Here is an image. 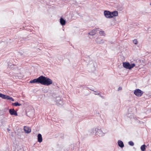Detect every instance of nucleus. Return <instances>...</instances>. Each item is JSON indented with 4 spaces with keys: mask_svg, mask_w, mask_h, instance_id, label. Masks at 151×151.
I'll list each match as a JSON object with an SVG mask.
<instances>
[{
    "mask_svg": "<svg viewBox=\"0 0 151 151\" xmlns=\"http://www.w3.org/2000/svg\"><path fill=\"white\" fill-rule=\"evenodd\" d=\"M52 83V81L50 79L43 76H41V84L43 85L48 86Z\"/></svg>",
    "mask_w": 151,
    "mask_h": 151,
    "instance_id": "f257e3e1",
    "label": "nucleus"
},
{
    "mask_svg": "<svg viewBox=\"0 0 151 151\" xmlns=\"http://www.w3.org/2000/svg\"><path fill=\"white\" fill-rule=\"evenodd\" d=\"M123 64V66L124 68L129 69H131L132 68L135 66V64L134 63L130 64L129 63L124 62Z\"/></svg>",
    "mask_w": 151,
    "mask_h": 151,
    "instance_id": "f03ea898",
    "label": "nucleus"
},
{
    "mask_svg": "<svg viewBox=\"0 0 151 151\" xmlns=\"http://www.w3.org/2000/svg\"><path fill=\"white\" fill-rule=\"evenodd\" d=\"M95 134L99 136H102L104 135V133L100 129L98 128H95Z\"/></svg>",
    "mask_w": 151,
    "mask_h": 151,
    "instance_id": "7ed1b4c3",
    "label": "nucleus"
},
{
    "mask_svg": "<svg viewBox=\"0 0 151 151\" xmlns=\"http://www.w3.org/2000/svg\"><path fill=\"white\" fill-rule=\"evenodd\" d=\"M134 93L137 96L140 97L143 93V92L139 89H136L134 91Z\"/></svg>",
    "mask_w": 151,
    "mask_h": 151,
    "instance_id": "20e7f679",
    "label": "nucleus"
},
{
    "mask_svg": "<svg viewBox=\"0 0 151 151\" xmlns=\"http://www.w3.org/2000/svg\"><path fill=\"white\" fill-rule=\"evenodd\" d=\"M56 102L57 105H62L63 104V101L61 98L60 97H58L56 99Z\"/></svg>",
    "mask_w": 151,
    "mask_h": 151,
    "instance_id": "39448f33",
    "label": "nucleus"
},
{
    "mask_svg": "<svg viewBox=\"0 0 151 151\" xmlns=\"http://www.w3.org/2000/svg\"><path fill=\"white\" fill-rule=\"evenodd\" d=\"M29 83H38L41 84V76L38 78L31 80L30 81Z\"/></svg>",
    "mask_w": 151,
    "mask_h": 151,
    "instance_id": "423d86ee",
    "label": "nucleus"
},
{
    "mask_svg": "<svg viewBox=\"0 0 151 151\" xmlns=\"http://www.w3.org/2000/svg\"><path fill=\"white\" fill-rule=\"evenodd\" d=\"M104 16L107 18H111L112 17L111 15V12L109 11H105L104 12Z\"/></svg>",
    "mask_w": 151,
    "mask_h": 151,
    "instance_id": "0eeeda50",
    "label": "nucleus"
},
{
    "mask_svg": "<svg viewBox=\"0 0 151 151\" xmlns=\"http://www.w3.org/2000/svg\"><path fill=\"white\" fill-rule=\"evenodd\" d=\"M99 28L94 29L92 30L90 32L88 33V34L91 35H94L96 34L97 31L98 30Z\"/></svg>",
    "mask_w": 151,
    "mask_h": 151,
    "instance_id": "6e6552de",
    "label": "nucleus"
},
{
    "mask_svg": "<svg viewBox=\"0 0 151 151\" xmlns=\"http://www.w3.org/2000/svg\"><path fill=\"white\" fill-rule=\"evenodd\" d=\"M9 112L11 115L17 116V112L14 109H10L9 110Z\"/></svg>",
    "mask_w": 151,
    "mask_h": 151,
    "instance_id": "1a4fd4ad",
    "label": "nucleus"
},
{
    "mask_svg": "<svg viewBox=\"0 0 151 151\" xmlns=\"http://www.w3.org/2000/svg\"><path fill=\"white\" fill-rule=\"evenodd\" d=\"M24 129L25 133H29L31 131V129L28 127L24 126Z\"/></svg>",
    "mask_w": 151,
    "mask_h": 151,
    "instance_id": "9d476101",
    "label": "nucleus"
},
{
    "mask_svg": "<svg viewBox=\"0 0 151 151\" xmlns=\"http://www.w3.org/2000/svg\"><path fill=\"white\" fill-rule=\"evenodd\" d=\"M37 139H38V141L41 143L42 142V135L40 134H38L37 135Z\"/></svg>",
    "mask_w": 151,
    "mask_h": 151,
    "instance_id": "9b49d317",
    "label": "nucleus"
},
{
    "mask_svg": "<svg viewBox=\"0 0 151 151\" xmlns=\"http://www.w3.org/2000/svg\"><path fill=\"white\" fill-rule=\"evenodd\" d=\"M111 14L112 18L114 17H116L118 15V12L117 11H115L113 12H111Z\"/></svg>",
    "mask_w": 151,
    "mask_h": 151,
    "instance_id": "f8f14e48",
    "label": "nucleus"
},
{
    "mask_svg": "<svg viewBox=\"0 0 151 151\" xmlns=\"http://www.w3.org/2000/svg\"><path fill=\"white\" fill-rule=\"evenodd\" d=\"M60 23L63 26L65 24L66 22L64 19L61 18L60 19Z\"/></svg>",
    "mask_w": 151,
    "mask_h": 151,
    "instance_id": "ddd939ff",
    "label": "nucleus"
},
{
    "mask_svg": "<svg viewBox=\"0 0 151 151\" xmlns=\"http://www.w3.org/2000/svg\"><path fill=\"white\" fill-rule=\"evenodd\" d=\"M5 99L9 100L12 101H14V99L13 98H12V97L6 95L5 98Z\"/></svg>",
    "mask_w": 151,
    "mask_h": 151,
    "instance_id": "4468645a",
    "label": "nucleus"
},
{
    "mask_svg": "<svg viewBox=\"0 0 151 151\" xmlns=\"http://www.w3.org/2000/svg\"><path fill=\"white\" fill-rule=\"evenodd\" d=\"M119 146L121 147L122 148L124 147L123 142L121 140H119L118 142Z\"/></svg>",
    "mask_w": 151,
    "mask_h": 151,
    "instance_id": "2eb2a0df",
    "label": "nucleus"
},
{
    "mask_svg": "<svg viewBox=\"0 0 151 151\" xmlns=\"http://www.w3.org/2000/svg\"><path fill=\"white\" fill-rule=\"evenodd\" d=\"M12 105L13 106H19L21 105V104L19 103L18 102H16L14 103H12Z\"/></svg>",
    "mask_w": 151,
    "mask_h": 151,
    "instance_id": "dca6fc26",
    "label": "nucleus"
},
{
    "mask_svg": "<svg viewBox=\"0 0 151 151\" xmlns=\"http://www.w3.org/2000/svg\"><path fill=\"white\" fill-rule=\"evenodd\" d=\"M146 145H142L141 147V150L142 151H145V147Z\"/></svg>",
    "mask_w": 151,
    "mask_h": 151,
    "instance_id": "f3484780",
    "label": "nucleus"
},
{
    "mask_svg": "<svg viewBox=\"0 0 151 151\" xmlns=\"http://www.w3.org/2000/svg\"><path fill=\"white\" fill-rule=\"evenodd\" d=\"M6 96V95L2 94L0 93V97L2 98L3 99H5V98Z\"/></svg>",
    "mask_w": 151,
    "mask_h": 151,
    "instance_id": "a211bd4d",
    "label": "nucleus"
},
{
    "mask_svg": "<svg viewBox=\"0 0 151 151\" xmlns=\"http://www.w3.org/2000/svg\"><path fill=\"white\" fill-rule=\"evenodd\" d=\"M99 33L101 35L104 36L105 35L104 32L103 31H100Z\"/></svg>",
    "mask_w": 151,
    "mask_h": 151,
    "instance_id": "6ab92c4d",
    "label": "nucleus"
},
{
    "mask_svg": "<svg viewBox=\"0 0 151 151\" xmlns=\"http://www.w3.org/2000/svg\"><path fill=\"white\" fill-rule=\"evenodd\" d=\"M129 145L131 146H133L134 145V143L132 141L129 142Z\"/></svg>",
    "mask_w": 151,
    "mask_h": 151,
    "instance_id": "aec40b11",
    "label": "nucleus"
},
{
    "mask_svg": "<svg viewBox=\"0 0 151 151\" xmlns=\"http://www.w3.org/2000/svg\"><path fill=\"white\" fill-rule=\"evenodd\" d=\"M133 43L135 44H137L138 43V41L137 40L135 39L133 40Z\"/></svg>",
    "mask_w": 151,
    "mask_h": 151,
    "instance_id": "412c9836",
    "label": "nucleus"
},
{
    "mask_svg": "<svg viewBox=\"0 0 151 151\" xmlns=\"http://www.w3.org/2000/svg\"><path fill=\"white\" fill-rule=\"evenodd\" d=\"M94 92H95V93H94L95 95H99L100 94V93L98 92L97 91H94Z\"/></svg>",
    "mask_w": 151,
    "mask_h": 151,
    "instance_id": "4be33fe9",
    "label": "nucleus"
},
{
    "mask_svg": "<svg viewBox=\"0 0 151 151\" xmlns=\"http://www.w3.org/2000/svg\"><path fill=\"white\" fill-rule=\"evenodd\" d=\"M101 40V41H97L96 42L97 43H102V40Z\"/></svg>",
    "mask_w": 151,
    "mask_h": 151,
    "instance_id": "5701e85b",
    "label": "nucleus"
},
{
    "mask_svg": "<svg viewBox=\"0 0 151 151\" xmlns=\"http://www.w3.org/2000/svg\"><path fill=\"white\" fill-rule=\"evenodd\" d=\"M122 88L121 87H119V88H118V90H121L122 89Z\"/></svg>",
    "mask_w": 151,
    "mask_h": 151,
    "instance_id": "b1692460",
    "label": "nucleus"
},
{
    "mask_svg": "<svg viewBox=\"0 0 151 151\" xmlns=\"http://www.w3.org/2000/svg\"><path fill=\"white\" fill-rule=\"evenodd\" d=\"M150 5H151V3H150Z\"/></svg>",
    "mask_w": 151,
    "mask_h": 151,
    "instance_id": "393cba45",
    "label": "nucleus"
}]
</instances>
